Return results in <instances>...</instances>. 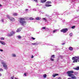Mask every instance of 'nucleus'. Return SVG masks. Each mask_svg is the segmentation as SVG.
I'll return each instance as SVG.
<instances>
[{"label":"nucleus","mask_w":79,"mask_h":79,"mask_svg":"<svg viewBox=\"0 0 79 79\" xmlns=\"http://www.w3.org/2000/svg\"><path fill=\"white\" fill-rule=\"evenodd\" d=\"M74 73V71H68L67 72V74H68V76L69 77H71L72 79H76V77H75L74 75L71 74Z\"/></svg>","instance_id":"1"},{"label":"nucleus","mask_w":79,"mask_h":79,"mask_svg":"<svg viewBox=\"0 0 79 79\" xmlns=\"http://www.w3.org/2000/svg\"><path fill=\"white\" fill-rule=\"evenodd\" d=\"M19 23L20 24L22 25V26L25 25L26 23L24 19L23 18H21L20 19V20H19Z\"/></svg>","instance_id":"2"},{"label":"nucleus","mask_w":79,"mask_h":79,"mask_svg":"<svg viewBox=\"0 0 79 79\" xmlns=\"http://www.w3.org/2000/svg\"><path fill=\"white\" fill-rule=\"evenodd\" d=\"M1 63L2 64H3V66L5 69L7 70V69H8V65L6 64V62L5 61H2Z\"/></svg>","instance_id":"3"},{"label":"nucleus","mask_w":79,"mask_h":79,"mask_svg":"<svg viewBox=\"0 0 79 79\" xmlns=\"http://www.w3.org/2000/svg\"><path fill=\"white\" fill-rule=\"evenodd\" d=\"M72 59L73 60V63H77V60L79 62V56L73 57Z\"/></svg>","instance_id":"4"},{"label":"nucleus","mask_w":79,"mask_h":79,"mask_svg":"<svg viewBox=\"0 0 79 79\" xmlns=\"http://www.w3.org/2000/svg\"><path fill=\"white\" fill-rule=\"evenodd\" d=\"M68 31V29L67 28H65L61 30L60 32H63V33H66Z\"/></svg>","instance_id":"5"},{"label":"nucleus","mask_w":79,"mask_h":79,"mask_svg":"<svg viewBox=\"0 0 79 79\" xmlns=\"http://www.w3.org/2000/svg\"><path fill=\"white\" fill-rule=\"evenodd\" d=\"M15 33V31H12L10 33L8 34H7V35L8 36H12V35H13Z\"/></svg>","instance_id":"6"},{"label":"nucleus","mask_w":79,"mask_h":79,"mask_svg":"<svg viewBox=\"0 0 79 79\" xmlns=\"http://www.w3.org/2000/svg\"><path fill=\"white\" fill-rule=\"evenodd\" d=\"M9 19L10 21H12L13 22L15 21V18L12 17H10Z\"/></svg>","instance_id":"7"},{"label":"nucleus","mask_w":79,"mask_h":79,"mask_svg":"<svg viewBox=\"0 0 79 79\" xmlns=\"http://www.w3.org/2000/svg\"><path fill=\"white\" fill-rule=\"evenodd\" d=\"M39 44V43L38 42H36V43H32V45H38V44Z\"/></svg>","instance_id":"8"},{"label":"nucleus","mask_w":79,"mask_h":79,"mask_svg":"<svg viewBox=\"0 0 79 79\" xmlns=\"http://www.w3.org/2000/svg\"><path fill=\"white\" fill-rule=\"evenodd\" d=\"M0 44H2V45H5L6 44L5 43V42L3 41H0Z\"/></svg>","instance_id":"9"},{"label":"nucleus","mask_w":79,"mask_h":79,"mask_svg":"<svg viewBox=\"0 0 79 79\" xmlns=\"http://www.w3.org/2000/svg\"><path fill=\"white\" fill-rule=\"evenodd\" d=\"M58 76V73H55L54 74H53L52 75V77H55V76Z\"/></svg>","instance_id":"10"},{"label":"nucleus","mask_w":79,"mask_h":79,"mask_svg":"<svg viewBox=\"0 0 79 79\" xmlns=\"http://www.w3.org/2000/svg\"><path fill=\"white\" fill-rule=\"evenodd\" d=\"M22 29L21 28H18L16 31L17 32H19L21 31Z\"/></svg>","instance_id":"11"},{"label":"nucleus","mask_w":79,"mask_h":79,"mask_svg":"<svg viewBox=\"0 0 79 79\" xmlns=\"http://www.w3.org/2000/svg\"><path fill=\"white\" fill-rule=\"evenodd\" d=\"M47 1V0H41V3H44Z\"/></svg>","instance_id":"12"},{"label":"nucleus","mask_w":79,"mask_h":79,"mask_svg":"<svg viewBox=\"0 0 79 79\" xmlns=\"http://www.w3.org/2000/svg\"><path fill=\"white\" fill-rule=\"evenodd\" d=\"M59 31V30L58 29H56L55 30L53 31V33H55V32H56V31Z\"/></svg>","instance_id":"13"},{"label":"nucleus","mask_w":79,"mask_h":79,"mask_svg":"<svg viewBox=\"0 0 79 79\" xmlns=\"http://www.w3.org/2000/svg\"><path fill=\"white\" fill-rule=\"evenodd\" d=\"M18 15L17 13H13V16H17Z\"/></svg>","instance_id":"14"},{"label":"nucleus","mask_w":79,"mask_h":79,"mask_svg":"<svg viewBox=\"0 0 79 79\" xmlns=\"http://www.w3.org/2000/svg\"><path fill=\"white\" fill-rule=\"evenodd\" d=\"M74 69L76 70H79V66L77 67V68H73Z\"/></svg>","instance_id":"15"},{"label":"nucleus","mask_w":79,"mask_h":79,"mask_svg":"<svg viewBox=\"0 0 79 79\" xmlns=\"http://www.w3.org/2000/svg\"><path fill=\"white\" fill-rule=\"evenodd\" d=\"M45 6H46L49 7V6H52V5H50V4H46Z\"/></svg>","instance_id":"16"},{"label":"nucleus","mask_w":79,"mask_h":79,"mask_svg":"<svg viewBox=\"0 0 79 79\" xmlns=\"http://www.w3.org/2000/svg\"><path fill=\"white\" fill-rule=\"evenodd\" d=\"M69 50L70 51H72V50H73V48L72 47H70L69 48Z\"/></svg>","instance_id":"17"},{"label":"nucleus","mask_w":79,"mask_h":79,"mask_svg":"<svg viewBox=\"0 0 79 79\" xmlns=\"http://www.w3.org/2000/svg\"><path fill=\"white\" fill-rule=\"evenodd\" d=\"M51 58H53V59L55 58V55H52Z\"/></svg>","instance_id":"18"},{"label":"nucleus","mask_w":79,"mask_h":79,"mask_svg":"<svg viewBox=\"0 0 79 79\" xmlns=\"http://www.w3.org/2000/svg\"><path fill=\"white\" fill-rule=\"evenodd\" d=\"M43 77L44 78H46L47 77V75L46 74H44L43 75Z\"/></svg>","instance_id":"19"},{"label":"nucleus","mask_w":79,"mask_h":79,"mask_svg":"<svg viewBox=\"0 0 79 79\" xmlns=\"http://www.w3.org/2000/svg\"><path fill=\"white\" fill-rule=\"evenodd\" d=\"M12 55L13 57H16V55L15 54H12Z\"/></svg>","instance_id":"20"},{"label":"nucleus","mask_w":79,"mask_h":79,"mask_svg":"<svg viewBox=\"0 0 79 79\" xmlns=\"http://www.w3.org/2000/svg\"><path fill=\"white\" fill-rule=\"evenodd\" d=\"M47 3H48V4H51V3H52V2H51V1H48L47 2Z\"/></svg>","instance_id":"21"},{"label":"nucleus","mask_w":79,"mask_h":79,"mask_svg":"<svg viewBox=\"0 0 79 79\" xmlns=\"http://www.w3.org/2000/svg\"><path fill=\"white\" fill-rule=\"evenodd\" d=\"M29 19L30 20H33V19H34L32 17H30Z\"/></svg>","instance_id":"22"},{"label":"nucleus","mask_w":79,"mask_h":79,"mask_svg":"<svg viewBox=\"0 0 79 79\" xmlns=\"http://www.w3.org/2000/svg\"><path fill=\"white\" fill-rule=\"evenodd\" d=\"M10 15H7V18H8V19H10Z\"/></svg>","instance_id":"23"},{"label":"nucleus","mask_w":79,"mask_h":79,"mask_svg":"<svg viewBox=\"0 0 79 79\" xmlns=\"http://www.w3.org/2000/svg\"><path fill=\"white\" fill-rule=\"evenodd\" d=\"M29 11V10L27 9H26L25 10L26 13H27V11Z\"/></svg>","instance_id":"24"},{"label":"nucleus","mask_w":79,"mask_h":79,"mask_svg":"<svg viewBox=\"0 0 79 79\" xmlns=\"http://www.w3.org/2000/svg\"><path fill=\"white\" fill-rule=\"evenodd\" d=\"M50 60L51 61H54V59L52 58V57H51Z\"/></svg>","instance_id":"25"},{"label":"nucleus","mask_w":79,"mask_h":79,"mask_svg":"<svg viewBox=\"0 0 79 79\" xmlns=\"http://www.w3.org/2000/svg\"><path fill=\"white\" fill-rule=\"evenodd\" d=\"M36 19V20H39V19H40L39 18V17H37L35 18Z\"/></svg>","instance_id":"26"},{"label":"nucleus","mask_w":79,"mask_h":79,"mask_svg":"<svg viewBox=\"0 0 79 79\" xmlns=\"http://www.w3.org/2000/svg\"><path fill=\"white\" fill-rule=\"evenodd\" d=\"M69 35L70 36V37H72L73 36V33H70Z\"/></svg>","instance_id":"27"},{"label":"nucleus","mask_w":79,"mask_h":79,"mask_svg":"<svg viewBox=\"0 0 79 79\" xmlns=\"http://www.w3.org/2000/svg\"><path fill=\"white\" fill-rule=\"evenodd\" d=\"M17 37L19 38V39H21V37L20 35L18 36Z\"/></svg>","instance_id":"28"},{"label":"nucleus","mask_w":79,"mask_h":79,"mask_svg":"<svg viewBox=\"0 0 79 79\" xmlns=\"http://www.w3.org/2000/svg\"><path fill=\"white\" fill-rule=\"evenodd\" d=\"M43 19H44V20H45V22H47V19H46V18H43Z\"/></svg>","instance_id":"29"},{"label":"nucleus","mask_w":79,"mask_h":79,"mask_svg":"<svg viewBox=\"0 0 79 79\" xmlns=\"http://www.w3.org/2000/svg\"><path fill=\"white\" fill-rule=\"evenodd\" d=\"M34 1V2H36V3H37L38 2V0H33Z\"/></svg>","instance_id":"30"},{"label":"nucleus","mask_w":79,"mask_h":79,"mask_svg":"<svg viewBox=\"0 0 79 79\" xmlns=\"http://www.w3.org/2000/svg\"><path fill=\"white\" fill-rule=\"evenodd\" d=\"M0 71H3V70L2 69H0Z\"/></svg>","instance_id":"31"},{"label":"nucleus","mask_w":79,"mask_h":79,"mask_svg":"<svg viewBox=\"0 0 79 79\" xmlns=\"http://www.w3.org/2000/svg\"><path fill=\"white\" fill-rule=\"evenodd\" d=\"M0 39L1 40H4V38H3V37H1L0 38Z\"/></svg>","instance_id":"32"},{"label":"nucleus","mask_w":79,"mask_h":79,"mask_svg":"<svg viewBox=\"0 0 79 79\" xmlns=\"http://www.w3.org/2000/svg\"><path fill=\"white\" fill-rule=\"evenodd\" d=\"M4 19H1V21L3 23V22H4Z\"/></svg>","instance_id":"33"},{"label":"nucleus","mask_w":79,"mask_h":79,"mask_svg":"<svg viewBox=\"0 0 79 79\" xmlns=\"http://www.w3.org/2000/svg\"><path fill=\"white\" fill-rule=\"evenodd\" d=\"M75 28V26H73L72 27V29H74Z\"/></svg>","instance_id":"34"},{"label":"nucleus","mask_w":79,"mask_h":79,"mask_svg":"<svg viewBox=\"0 0 79 79\" xmlns=\"http://www.w3.org/2000/svg\"><path fill=\"white\" fill-rule=\"evenodd\" d=\"M15 77L14 76H13L11 77V79H14V78Z\"/></svg>","instance_id":"35"},{"label":"nucleus","mask_w":79,"mask_h":79,"mask_svg":"<svg viewBox=\"0 0 79 79\" xmlns=\"http://www.w3.org/2000/svg\"><path fill=\"white\" fill-rule=\"evenodd\" d=\"M31 39H33V40H35V38H33V37H31Z\"/></svg>","instance_id":"36"},{"label":"nucleus","mask_w":79,"mask_h":79,"mask_svg":"<svg viewBox=\"0 0 79 79\" xmlns=\"http://www.w3.org/2000/svg\"><path fill=\"white\" fill-rule=\"evenodd\" d=\"M45 28H46L45 27H43L42 28V29H45Z\"/></svg>","instance_id":"37"},{"label":"nucleus","mask_w":79,"mask_h":79,"mask_svg":"<svg viewBox=\"0 0 79 79\" xmlns=\"http://www.w3.org/2000/svg\"><path fill=\"white\" fill-rule=\"evenodd\" d=\"M0 52H3V50L2 49H0Z\"/></svg>","instance_id":"38"},{"label":"nucleus","mask_w":79,"mask_h":79,"mask_svg":"<svg viewBox=\"0 0 79 79\" xmlns=\"http://www.w3.org/2000/svg\"><path fill=\"white\" fill-rule=\"evenodd\" d=\"M24 76H26V73H24Z\"/></svg>","instance_id":"39"},{"label":"nucleus","mask_w":79,"mask_h":79,"mask_svg":"<svg viewBox=\"0 0 79 79\" xmlns=\"http://www.w3.org/2000/svg\"><path fill=\"white\" fill-rule=\"evenodd\" d=\"M2 5L0 4V7H2Z\"/></svg>","instance_id":"40"},{"label":"nucleus","mask_w":79,"mask_h":79,"mask_svg":"<svg viewBox=\"0 0 79 79\" xmlns=\"http://www.w3.org/2000/svg\"><path fill=\"white\" fill-rule=\"evenodd\" d=\"M47 45L48 46H50V45H51V44H47Z\"/></svg>","instance_id":"41"},{"label":"nucleus","mask_w":79,"mask_h":79,"mask_svg":"<svg viewBox=\"0 0 79 79\" xmlns=\"http://www.w3.org/2000/svg\"><path fill=\"white\" fill-rule=\"evenodd\" d=\"M61 77H59L58 79H61Z\"/></svg>","instance_id":"42"},{"label":"nucleus","mask_w":79,"mask_h":79,"mask_svg":"<svg viewBox=\"0 0 79 79\" xmlns=\"http://www.w3.org/2000/svg\"><path fill=\"white\" fill-rule=\"evenodd\" d=\"M33 57H34V56H31V58H33Z\"/></svg>","instance_id":"43"},{"label":"nucleus","mask_w":79,"mask_h":79,"mask_svg":"<svg viewBox=\"0 0 79 79\" xmlns=\"http://www.w3.org/2000/svg\"><path fill=\"white\" fill-rule=\"evenodd\" d=\"M65 44V43H63L62 44V45H64Z\"/></svg>","instance_id":"44"},{"label":"nucleus","mask_w":79,"mask_h":79,"mask_svg":"<svg viewBox=\"0 0 79 79\" xmlns=\"http://www.w3.org/2000/svg\"><path fill=\"white\" fill-rule=\"evenodd\" d=\"M33 10H34V11H36V9H33Z\"/></svg>","instance_id":"45"},{"label":"nucleus","mask_w":79,"mask_h":79,"mask_svg":"<svg viewBox=\"0 0 79 79\" xmlns=\"http://www.w3.org/2000/svg\"><path fill=\"white\" fill-rule=\"evenodd\" d=\"M15 79H18V78L16 77H15Z\"/></svg>","instance_id":"46"},{"label":"nucleus","mask_w":79,"mask_h":79,"mask_svg":"<svg viewBox=\"0 0 79 79\" xmlns=\"http://www.w3.org/2000/svg\"><path fill=\"white\" fill-rule=\"evenodd\" d=\"M2 76V74L0 73V76Z\"/></svg>","instance_id":"47"},{"label":"nucleus","mask_w":79,"mask_h":79,"mask_svg":"<svg viewBox=\"0 0 79 79\" xmlns=\"http://www.w3.org/2000/svg\"><path fill=\"white\" fill-rule=\"evenodd\" d=\"M37 5H39L38 4H37L36 6H37Z\"/></svg>","instance_id":"48"}]
</instances>
